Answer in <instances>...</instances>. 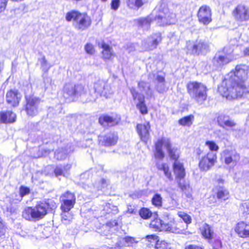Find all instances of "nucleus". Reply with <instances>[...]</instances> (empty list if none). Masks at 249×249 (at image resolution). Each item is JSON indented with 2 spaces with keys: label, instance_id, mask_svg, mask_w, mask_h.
I'll list each match as a JSON object with an SVG mask.
<instances>
[{
  "label": "nucleus",
  "instance_id": "obj_1",
  "mask_svg": "<svg viewBox=\"0 0 249 249\" xmlns=\"http://www.w3.org/2000/svg\"><path fill=\"white\" fill-rule=\"evenodd\" d=\"M229 75V78L226 79L218 88L219 92L229 100L242 96L246 91L245 82L249 77V67L237 65L235 71H231Z\"/></svg>",
  "mask_w": 249,
  "mask_h": 249
},
{
  "label": "nucleus",
  "instance_id": "obj_2",
  "mask_svg": "<svg viewBox=\"0 0 249 249\" xmlns=\"http://www.w3.org/2000/svg\"><path fill=\"white\" fill-rule=\"evenodd\" d=\"M155 157L156 159L161 160L164 157V153L162 148H165L171 158L177 160L179 157V150L175 147H172L170 141L165 137H162L158 140L155 143Z\"/></svg>",
  "mask_w": 249,
  "mask_h": 249
},
{
  "label": "nucleus",
  "instance_id": "obj_3",
  "mask_svg": "<svg viewBox=\"0 0 249 249\" xmlns=\"http://www.w3.org/2000/svg\"><path fill=\"white\" fill-rule=\"evenodd\" d=\"M66 19L68 21L73 20V25L77 30L84 31L91 24L90 18L86 13L71 11L66 14Z\"/></svg>",
  "mask_w": 249,
  "mask_h": 249
},
{
  "label": "nucleus",
  "instance_id": "obj_4",
  "mask_svg": "<svg viewBox=\"0 0 249 249\" xmlns=\"http://www.w3.org/2000/svg\"><path fill=\"white\" fill-rule=\"evenodd\" d=\"M187 91L190 97L198 103H202L207 99V88L198 82L191 81L187 85Z\"/></svg>",
  "mask_w": 249,
  "mask_h": 249
},
{
  "label": "nucleus",
  "instance_id": "obj_5",
  "mask_svg": "<svg viewBox=\"0 0 249 249\" xmlns=\"http://www.w3.org/2000/svg\"><path fill=\"white\" fill-rule=\"evenodd\" d=\"M45 204L40 202L34 207H28L22 212V217L27 220L36 221L43 218L47 214Z\"/></svg>",
  "mask_w": 249,
  "mask_h": 249
},
{
  "label": "nucleus",
  "instance_id": "obj_6",
  "mask_svg": "<svg viewBox=\"0 0 249 249\" xmlns=\"http://www.w3.org/2000/svg\"><path fill=\"white\" fill-rule=\"evenodd\" d=\"M45 204L40 202L34 207H28L22 212V217L27 220L36 221L43 218L47 214Z\"/></svg>",
  "mask_w": 249,
  "mask_h": 249
},
{
  "label": "nucleus",
  "instance_id": "obj_7",
  "mask_svg": "<svg viewBox=\"0 0 249 249\" xmlns=\"http://www.w3.org/2000/svg\"><path fill=\"white\" fill-rule=\"evenodd\" d=\"M162 12L155 19L160 26H165L174 24L177 21L176 15L170 11L166 7V3L162 2L160 5Z\"/></svg>",
  "mask_w": 249,
  "mask_h": 249
},
{
  "label": "nucleus",
  "instance_id": "obj_8",
  "mask_svg": "<svg viewBox=\"0 0 249 249\" xmlns=\"http://www.w3.org/2000/svg\"><path fill=\"white\" fill-rule=\"evenodd\" d=\"M87 93V88L81 84L75 85L73 83H67L63 88V96L69 98L73 96H81Z\"/></svg>",
  "mask_w": 249,
  "mask_h": 249
},
{
  "label": "nucleus",
  "instance_id": "obj_9",
  "mask_svg": "<svg viewBox=\"0 0 249 249\" xmlns=\"http://www.w3.org/2000/svg\"><path fill=\"white\" fill-rule=\"evenodd\" d=\"M216 159V154L215 152H209L199 160L198 166L200 170L205 172L209 170L214 165Z\"/></svg>",
  "mask_w": 249,
  "mask_h": 249
},
{
  "label": "nucleus",
  "instance_id": "obj_10",
  "mask_svg": "<svg viewBox=\"0 0 249 249\" xmlns=\"http://www.w3.org/2000/svg\"><path fill=\"white\" fill-rule=\"evenodd\" d=\"M60 200L61 211H70L74 207L76 197L73 193L67 191L60 196Z\"/></svg>",
  "mask_w": 249,
  "mask_h": 249
},
{
  "label": "nucleus",
  "instance_id": "obj_11",
  "mask_svg": "<svg viewBox=\"0 0 249 249\" xmlns=\"http://www.w3.org/2000/svg\"><path fill=\"white\" fill-rule=\"evenodd\" d=\"M187 48L191 53L198 55L200 53H205L209 49L208 44L201 40H196L195 42H187Z\"/></svg>",
  "mask_w": 249,
  "mask_h": 249
},
{
  "label": "nucleus",
  "instance_id": "obj_12",
  "mask_svg": "<svg viewBox=\"0 0 249 249\" xmlns=\"http://www.w3.org/2000/svg\"><path fill=\"white\" fill-rule=\"evenodd\" d=\"M161 40V37L160 34L157 33L152 35L142 41V46L143 48V50L144 51H149L156 49Z\"/></svg>",
  "mask_w": 249,
  "mask_h": 249
},
{
  "label": "nucleus",
  "instance_id": "obj_13",
  "mask_svg": "<svg viewBox=\"0 0 249 249\" xmlns=\"http://www.w3.org/2000/svg\"><path fill=\"white\" fill-rule=\"evenodd\" d=\"M26 105L25 110L27 114L31 116L36 115L38 113V105L40 104V99L36 97H26Z\"/></svg>",
  "mask_w": 249,
  "mask_h": 249
},
{
  "label": "nucleus",
  "instance_id": "obj_14",
  "mask_svg": "<svg viewBox=\"0 0 249 249\" xmlns=\"http://www.w3.org/2000/svg\"><path fill=\"white\" fill-rule=\"evenodd\" d=\"M130 92L134 100H137L138 103L136 107L140 110L142 114H146L148 113V109L145 104L144 96L136 91L135 88H132Z\"/></svg>",
  "mask_w": 249,
  "mask_h": 249
},
{
  "label": "nucleus",
  "instance_id": "obj_15",
  "mask_svg": "<svg viewBox=\"0 0 249 249\" xmlns=\"http://www.w3.org/2000/svg\"><path fill=\"white\" fill-rule=\"evenodd\" d=\"M197 18L200 23L208 25L212 21V12L209 7L206 5L201 6L197 12Z\"/></svg>",
  "mask_w": 249,
  "mask_h": 249
},
{
  "label": "nucleus",
  "instance_id": "obj_16",
  "mask_svg": "<svg viewBox=\"0 0 249 249\" xmlns=\"http://www.w3.org/2000/svg\"><path fill=\"white\" fill-rule=\"evenodd\" d=\"M235 18L240 21L249 20V8L244 5L239 4L233 12Z\"/></svg>",
  "mask_w": 249,
  "mask_h": 249
},
{
  "label": "nucleus",
  "instance_id": "obj_17",
  "mask_svg": "<svg viewBox=\"0 0 249 249\" xmlns=\"http://www.w3.org/2000/svg\"><path fill=\"white\" fill-rule=\"evenodd\" d=\"M22 95L17 89H11L7 91L6 94L7 103L13 107H17L21 99Z\"/></svg>",
  "mask_w": 249,
  "mask_h": 249
},
{
  "label": "nucleus",
  "instance_id": "obj_18",
  "mask_svg": "<svg viewBox=\"0 0 249 249\" xmlns=\"http://www.w3.org/2000/svg\"><path fill=\"white\" fill-rule=\"evenodd\" d=\"M223 158L226 164L234 167L240 160V155L233 150H225L223 153Z\"/></svg>",
  "mask_w": 249,
  "mask_h": 249
},
{
  "label": "nucleus",
  "instance_id": "obj_19",
  "mask_svg": "<svg viewBox=\"0 0 249 249\" xmlns=\"http://www.w3.org/2000/svg\"><path fill=\"white\" fill-rule=\"evenodd\" d=\"M224 52L225 53L224 55H216L214 57V60L216 61L217 64L219 66L223 65L229 63L233 59V56L232 55L233 52V48L228 47H225Z\"/></svg>",
  "mask_w": 249,
  "mask_h": 249
},
{
  "label": "nucleus",
  "instance_id": "obj_20",
  "mask_svg": "<svg viewBox=\"0 0 249 249\" xmlns=\"http://www.w3.org/2000/svg\"><path fill=\"white\" fill-rule=\"evenodd\" d=\"M150 125L149 123L143 124H139L137 126V132L141 139L144 142L146 143L150 137L149 130Z\"/></svg>",
  "mask_w": 249,
  "mask_h": 249
},
{
  "label": "nucleus",
  "instance_id": "obj_21",
  "mask_svg": "<svg viewBox=\"0 0 249 249\" xmlns=\"http://www.w3.org/2000/svg\"><path fill=\"white\" fill-rule=\"evenodd\" d=\"M234 231L241 238L249 237V224L243 221L239 222L236 225Z\"/></svg>",
  "mask_w": 249,
  "mask_h": 249
},
{
  "label": "nucleus",
  "instance_id": "obj_22",
  "mask_svg": "<svg viewBox=\"0 0 249 249\" xmlns=\"http://www.w3.org/2000/svg\"><path fill=\"white\" fill-rule=\"evenodd\" d=\"M150 227L156 231H168L172 232H176L173 228L170 227L168 224L162 223V221L156 218L152 221L150 224Z\"/></svg>",
  "mask_w": 249,
  "mask_h": 249
},
{
  "label": "nucleus",
  "instance_id": "obj_23",
  "mask_svg": "<svg viewBox=\"0 0 249 249\" xmlns=\"http://www.w3.org/2000/svg\"><path fill=\"white\" fill-rule=\"evenodd\" d=\"M155 87L156 90L159 93H164L167 90L165 86V77L163 75L156 74L155 75Z\"/></svg>",
  "mask_w": 249,
  "mask_h": 249
},
{
  "label": "nucleus",
  "instance_id": "obj_24",
  "mask_svg": "<svg viewBox=\"0 0 249 249\" xmlns=\"http://www.w3.org/2000/svg\"><path fill=\"white\" fill-rule=\"evenodd\" d=\"M173 169L177 182L178 183L179 180H184L183 178L185 176V172L183 164L176 160L173 165Z\"/></svg>",
  "mask_w": 249,
  "mask_h": 249
},
{
  "label": "nucleus",
  "instance_id": "obj_25",
  "mask_svg": "<svg viewBox=\"0 0 249 249\" xmlns=\"http://www.w3.org/2000/svg\"><path fill=\"white\" fill-rule=\"evenodd\" d=\"M178 183V187L184 193L186 197L192 200L193 199L192 195L193 191L189 183L185 180H179Z\"/></svg>",
  "mask_w": 249,
  "mask_h": 249
},
{
  "label": "nucleus",
  "instance_id": "obj_26",
  "mask_svg": "<svg viewBox=\"0 0 249 249\" xmlns=\"http://www.w3.org/2000/svg\"><path fill=\"white\" fill-rule=\"evenodd\" d=\"M117 140V137L114 134H108L99 138L100 143L106 146L115 145L116 143Z\"/></svg>",
  "mask_w": 249,
  "mask_h": 249
},
{
  "label": "nucleus",
  "instance_id": "obj_27",
  "mask_svg": "<svg viewBox=\"0 0 249 249\" xmlns=\"http://www.w3.org/2000/svg\"><path fill=\"white\" fill-rule=\"evenodd\" d=\"M16 115L12 111L1 112L0 113V123H9L15 121Z\"/></svg>",
  "mask_w": 249,
  "mask_h": 249
},
{
  "label": "nucleus",
  "instance_id": "obj_28",
  "mask_svg": "<svg viewBox=\"0 0 249 249\" xmlns=\"http://www.w3.org/2000/svg\"><path fill=\"white\" fill-rule=\"evenodd\" d=\"M99 122L104 126H112L117 124L119 121L110 116L106 115L100 117L99 119Z\"/></svg>",
  "mask_w": 249,
  "mask_h": 249
},
{
  "label": "nucleus",
  "instance_id": "obj_29",
  "mask_svg": "<svg viewBox=\"0 0 249 249\" xmlns=\"http://www.w3.org/2000/svg\"><path fill=\"white\" fill-rule=\"evenodd\" d=\"M219 125L224 128L232 127L235 125V123L230 120L228 117L220 115L217 118Z\"/></svg>",
  "mask_w": 249,
  "mask_h": 249
},
{
  "label": "nucleus",
  "instance_id": "obj_30",
  "mask_svg": "<svg viewBox=\"0 0 249 249\" xmlns=\"http://www.w3.org/2000/svg\"><path fill=\"white\" fill-rule=\"evenodd\" d=\"M201 231L202 235L205 238L212 239L213 238V231L208 224H204L201 228Z\"/></svg>",
  "mask_w": 249,
  "mask_h": 249
},
{
  "label": "nucleus",
  "instance_id": "obj_31",
  "mask_svg": "<svg viewBox=\"0 0 249 249\" xmlns=\"http://www.w3.org/2000/svg\"><path fill=\"white\" fill-rule=\"evenodd\" d=\"M138 87L140 90L144 92L147 95L149 96L152 95L153 92L151 89L150 84L148 82L141 81L139 82Z\"/></svg>",
  "mask_w": 249,
  "mask_h": 249
},
{
  "label": "nucleus",
  "instance_id": "obj_32",
  "mask_svg": "<svg viewBox=\"0 0 249 249\" xmlns=\"http://www.w3.org/2000/svg\"><path fill=\"white\" fill-rule=\"evenodd\" d=\"M107 84V83L104 80H98L95 82L94 85L95 92L101 96Z\"/></svg>",
  "mask_w": 249,
  "mask_h": 249
},
{
  "label": "nucleus",
  "instance_id": "obj_33",
  "mask_svg": "<svg viewBox=\"0 0 249 249\" xmlns=\"http://www.w3.org/2000/svg\"><path fill=\"white\" fill-rule=\"evenodd\" d=\"M70 165H67L65 166H57L54 170V172L56 177L59 176H65L67 173L68 170L71 168Z\"/></svg>",
  "mask_w": 249,
  "mask_h": 249
},
{
  "label": "nucleus",
  "instance_id": "obj_34",
  "mask_svg": "<svg viewBox=\"0 0 249 249\" xmlns=\"http://www.w3.org/2000/svg\"><path fill=\"white\" fill-rule=\"evenodd\" d=\"M70 211H62L61 221L64 224L70 223L73 219V214L70 212Z\"/></svg>",
  "mask_w": 249,
  "mask_h": 249
},
{
  "label": "nucleus",
  "instance_id": "obj_35",
  "mask_svg": "<svg viewBox=\"0 0 249 249\" xmlns=\"http://www.w3.org/2000/svg\"><path fill=\"white\" fill-rule=\"evenodd\" d=\"M156 166L159 170H162L164 172L165 176L169 179H173L171 173L169 171L168 166L166 163L157 162L156 163Z\"/></svg>",
  "mask_w": 249,
  "mask_h": 249
},
{
  "label": "nucleus",
  "instance_id": "obj_36",
  "mask_svg": "<svg viewBox=\"0 0 249 249\" xmlns=\"http://www.w3.org/2000/svg\"><path fill=\"white\" fill-rule=\"evenodd\" d=\"M152 21V18L148 16L145 18H141L139 20V25L143 30H148Z\"/></svg>",
  "mask_w": 249,
  "mask_h": 249
},
{
  "label": "nucleus",
  "instance_id": "obj_37",
  "mask_svg": "<svg viewBox=\"0 0 249 249\" xmlns=\"http://www.w3.org/2000/svg\"><path fill=\"white\" fill-rule=\"evenodd\" d=\"M102 48L103 49L102 52L103 57L106 59H110L113 55L112 49L108 45L105 43L102 44Z\"/></svg>",
  "mask_w": 249,
  "mask_h": 249
},
{
  "label": "nucleus",
  "instance_id": "obj_38",
  "mask_svg": "<svg viewBox=\"0 0 249 249\" xmlns=\"http://www.w3.org/2000/svg\"><path fill=\"white\" fill-rule=\"evenodd\" d=\"M194 117L192 115L185 116L178 120V123L182 126H190L194 120Z\"/></svg>",
  "mask_w": 249,
  "mask_h": 249
},
{
  "label": "nucleus",
  "instance_id": "obj_39",
  "mask_svg": "<svg viewBox=\"0 0 249 249\" xmlns=\"http://www.w3.org/2000/svg\"><path fill=\"white\" fill-rule=\"evenodd\" d=\"M122 245L124 247H132L136 244L138 241L131 236H126L122 239Z\"/></svg>",
  "mask_w": 249,
  "mask_h": 249
},
{
  "label": "nucleus",
  "instance_id": "obj_40",
  "mask_svg": "<svg viewBox=\"0 0 249 249\" xmlns=\"http://www.w3.org/2000/svg\"><path fill=\"white\" fill-rule=\"evenodd\" d=\"M147 0H128L127 4L131 8H140L146 2Z\"/></svg>",
  "mask_w": 249,
  "mask_h": 249
},
{
  "label": "nucleus",
  "instance_id": "obj_41",
  "mask_svg": "<svg viewBox=\"0 0 249 249\" xmlns=\"http://www.w3.org/2000/svg\"><path fill=\"white\" fill-rule=\"evenodd\" d=\"M229 192L224 188L219 189L217 193V197L218 199L225 200L229 198Z\"/></svg>",
  "mask_w": 249,
  "mask_h": 249
},
{
  "label": "nucleus",
  "instance_id": "obj_42",
  "mask_svg": "<svg viewBox=\"0 0 249 249\" xmlns=\"http://www.w3.org/2000/svg\"><path fill=\"white\" fill-rule=\"evenodd\" d=\"M68 153V152L63 148L58 149L55 152L54 157L58 160H63L66 158Z\"/></svg>",
  "mask_w": 249,
  "mask_h": 249
},
{
  "label": "nucleus",
  "instance_id": "obj_43",
  "mask_svg": "<svg viewBox=\"0 0 249 249\" xmlns=\"http://www.w3.org/2000/svg\"><path fill=\"white\" fill-rule=\"evenodd\" d=\"M140 215L144 219H147L152 216V212L149 209L146 208H142L139 212Z\"/></svg>",
  "mask_w": 249,
  "mask_h": 249
},
{
  "label": "nucleus",
  "instance_id": "obj_44",
  "mask_svg": "<svg viewBox=\"0 0 249 249\" xmlns=\"http://www.w3.org/2000/svg\"><path fill=\"white\" fill-rule=\"evenodd\" d=\"M152 202L153 205L157 207H160L162 204V197L159 194H156L152 198Z\"/></svg>",
  "mask_w": 249,
  "mask_h": 249
},
{
  "label": "nucleus",
  "instance_id": "obj_45",
  "mask_svg": "<svg viewBox=\"0 0 249 249\" xmlns=\"http://www.w3.org/2000/svg\"><path fill=\"white\" fill-rule=\"evenodd\" d=\"M113 94V90L112 89L110 84H107L106 87L105 88L101 96H104L106 98L110 97Z\"/></svg>",
  "mask_w": 249,
  "mask_h": 249
},
{
  "label": "nucleus",
  "instance_id": "obj_46",
  "mask_svg": "<svg viewBox=\"0 0 249 249\" xmlns=\"http://www.w3.org/2000/svg\"><path fill=\"white\" fill-rule=\"evenodd\" d=\"M156 249H170L171 247L169 244L165 241H158L155 247Z\"/></svg>",
  "mask_w": 249,
  "mask_h": 249
},
{
  "label": "nucleus",
  "instance_id": "obj_47",
  "mask_svg": "<svg viewBox=\"0 0 249 249\" xmlns=\"http://www.w3.org/2000/svg\"><path fill=\"white\" fill-rule=\"evenodd\" d=\"M205 144L208 147L209 149L211 150L210 152H214L215 151H217L219 149L218 146L213 141H208L206 142Z\"/></svg>",
  "mask_w": 249,
  "mask_h": 249
},
{
  "label": "nucleus",
  "instance_id": "obj_48",
  "mask_svg": "<svg viewBox=\"0 0 249 249\" xmlns=\"http://www.w3.org/2000/svg\"><path fill=\"white\" fill-rule=\"evenodd\" d=\"M178 214L186 224H188L191 223L192 218L188 214L182 212H179Z\"/></svg>",
  "mask_w": 249,
  "mask_h": 249
},
{
  "label": "nucleus",
  "instance_id": "obj_49",
  "mask_svg": "<svg viewBox=\"0 0 249 249\" xmlns=\"http://www.w3.org/2000/svg\"><path fill=\"white\" fill-rule=\"evenodd\" d=\"M42 203L46 205L45 206V209L47 212L48 210H53L57 207L56 203L53 200H49L46 202H42Z\"/></svg>",
  "mask_w": 249,
  "mask_h": 249
},
{
  "label": "nucleus",
  "instance_id": "obj_50",
  "mask_svg": "<svg viewBox=\"0 0 249 249\" xmlns=\"http://www.w3.org/2000/svg\"><path fill=\"white\" fill-rule=\"evenodd\" d=\"M86 52L89 54H93L94 53L93 46L91 44H87L85 47Z\"/></svg>",
  "mask_w": 249,
  "mask_h": 249
},
{
  "label": "nucleus",
  "instance_id": "obj_51",
  "mask_svg": "<svg viewBox=\"0 0 249 249\" xmlns=\"http://www.w3.org/2000/svg\"><path fill=\"white\" fill-rule=\"evenodd\" d=\"M120 0H112L111 3V8L114 10L118 9L120 6Z\"/></svg>",
  "mask_w": 249,
  "mask_h": 249
},
{
  "label": "nucleus",
  "instance_id": "obj_52",
  "mask_svg": "<svg viewBox=\"0 0 249 249\" xmlns=\"http://www.w3.org/2000/svg\"><path fill=\"white\" fill-rule=\"evenodd\" d=\"M6 232V228L3 223L0 221V237H2L4 236Z\"/></svg>",
  "mask_w": 249,
  "mask_h": 249
},
{
  "label": "nucleus",
  "instance_id": "obj_53",
  "mask_svg": "<svg viewBox=\"0 0 249 249\" xmlns=\"http://www.w3.org/2000/svg\"><path fill=\"white\" fill-rule=\"evenodd\" d=\"M30 190L27 187H21L20 188V194L22 197L29 193Z\"/></svg>",
  "mask_w": 249,
  "mask_h": 249
},
{
  "label": "nucleus",
  "instance_id": "obj_54",
  "mask_svg": "<svg viewBox=\"0 0 249 249\" xmlns=\"http://www.w3.org/2000/svg\"><path fill=\"white\" fill-rule=\"evenodd\" d=\"M185 249H204L201 246L196 245H187Z\"/></svg>",
  "mask_w": 249,
  "mask_h": 249
},
{
  "label": "nucleus",
  "instance_id": "obj_55",
  "mask_svg": "<svg viewBox=\"0 0 249 249\" xmlns=\"http://www.w3.org/2000/svg\"><path fill=\"white\" fill-rule=\"evenodd\" d=\"M157 236L154 235H148L146 236V239L151 242L153 241L156 242L157 240Z\"/></svg>",
  "mask_w": 249,
  "mask_h": 249
},
{
  "label": "nucleus",
  "instance_id": "obj_56",
  "mask_svg": "<svg viewBox=\"0 0 249 249\" xmlns=\"http://www.w3.org/2000/svg\"><path fill=\"white\" fill-rule=\"evenodd\" d=\"M7 2V0H0V12L3 10Z\"/></svg>",
  "mask_w": 249,
  "mask_h": 249
},
{
  "label": "nucleus",
  "instance_id": "obj_57",
  "mask_svg": "<svg viewBox=\"0 0 249 249\" xmlns=\"http://www.w3.org/2000/svg\"><path fill=\"white\" fill-rule=\"evenodd\" d=\"M243 211L244 213H249V203L245 202L243 204Z\"/></svg>",
  "mask_w": 249,
  "mask_h": 249
},
{
  "label": "nucleus",
  "instance_id": "obj_58",
  "mask_svg": "<svg viewBox=\"0 0 249 249\" xmlns=\"http://www.w3.org/2000/svg\"><path fill=\"white\" fill-rule=\"evenodd\" d=\"M222 247V243L220 240H216L215 242V246L213 247V249H220Z\"/></svg>",
  "mask_w": 249,
  "mask_h": 249
},
{
  "label": "nucleus",
  "instance_id": "obj_59",
  "mask_svg": "<svg viewBox=\"0 0 249 249\" xmlns=\"http://www.w3.org/2000/svg\"><path fill=\"white\" fill-rule=\"evenodd\" d=\"M244 53L245 55L249 56V47L244 50Z\"/></svg>",
  "mask_w": 249,
  "mask_h": 249
},
{
  "label": "nucleus",
  "instance_id": "obj_60",
  "mask_svg": "<svg viewBox=\"0 0 249 249\" xmlns=\"http://www.w3.org/2000/svg\"><path fill=\"white\" fill-rule=\"evenodd\" d=\"M127 211L128 213H133L134 209H133L132 208H128Z\"/></svg>",
  "mask_w": 249,
  "mask_h": 249
},
{
  "label": "nucleus",
  "instance_id": "obj_61",
  "mask_svg": "<svg viewBox=\"0 0 249 249\" xmlns=\"http://www.w3.org/2000/svg\"><path fill=\"white\" fill-rule=\"evenodd\" d=\"M47 169L48 170L52 169V166H48L47 167Z\"/></svg>",
  "mask_w": 249,
  "mask_h": 249
},
{
  "label": "nucleus",
  "instance_id": "obj_62",
  "mask_svg": "<svg viewBox=\"0 0 249 249\" xmlns=\"http://www.w3.org/2000/svg\"><path fill=\"white\" fill-rule=\"evenodd\" d=\"M107 0H101V1L103 2H105L107 1Z\"/></svg>",
  "mask_w": 249,
  "mask_h": 249
},
{
  "label": "nucleus",
  "instance_id": "obj_63",
  "mask_svg": "<svg viewBox=\"0 0 249 249\" xmlns=\"http://www.w3.org/2000/svg\"><path fill=\"white\" fill-rule=\"evenodd\" d=\"M212 197V198H213V199H214V200H215V197H214V196H213Z\"/></svg>",
  "mask_w": 249,
  "mask_h": 249
},
{
  "label": "nucleus",
  "instance_id": "obj_64",
  "mask_svg": "<svg viewBox=\"0 0 249 249\" xmlns=\"http://www.w3.org/2000/svg\"><path fill=\"white\" fill-rule=\"evenodd\" d=\"M89 101H92V99H91V98H89Z\"/></svg>",
  "mask_w": 249,
  "mask_h": 249
}]
</instances>
